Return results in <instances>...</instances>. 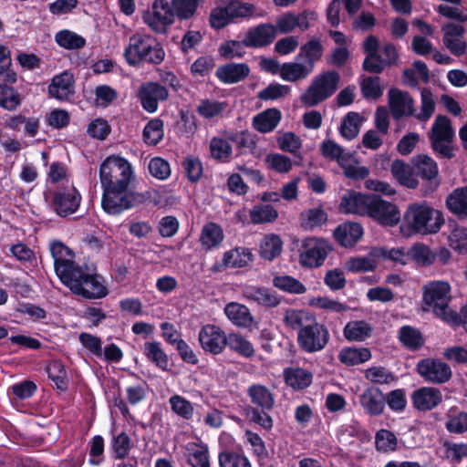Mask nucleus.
Instances as JSON below:
<instances>
[{"instance_id": "4be33fe9", "label": "nucleus", "mask_w": 467, "mask_h": 467, "mask_svg": "<svg viewBox=\"0 0 467 467\" xmlns=\"http://www.w3.org/2000/svg\"><path fill=\"white\" fill-rule=\"evenodd\" d=\"M276 36V29L271 24H260L250 28L244 36L246 47H263L271 44Z\"/></svg>"}, {"instance_id": "37998d69", "label": "nucleus", "mask_w": 467, "mask_h": 467, "mask_svg": "<svg viewBox=\"0 0 467 467\" xmlns=\"http://www.w3.org/2000/svg\"><path fill=\"white\" fill-rule=\"evenodd\" d=\"M223 240V232L220 225L214 223L205 224L202 230L200 242L202 246L210 250L217 247Z\"/></svg>"}, {"instance_id": "603ef678", "label": "nucleus", "mask_w": 467, "mask_h": 467, "mask_svg": "<svg viewBox=\"0 0 467 467\" xmlns=\"http://www.w3.org/2000/svg\"><path fill=\"white\" fill-rule=\"evenodd\" d=\"M364 50L367 54L363 65L364 68L369 72L380 73V67L375 62L379 51L378 39L373 36H368L364 41Z\"/></svg>"}, {"instance_id": "a211bd4d", "label": "nucleus", "mask_w": 467, "mask_h": 467, "mask_svg": "<svg viewBox=\"0 0 467 467\" xmlns=\"http://www.w3.org/2000/svg\"><path fill=\"white\" fill-rule=\"evenodd\" d=\"M373 195L348 192L341 198L339 210L344 213L367 216Z\"/></svg>"}, {"instance_id": "1a4fd4ad", "label": "nucleus", "mask_w": 467, "mask_h": 467, "mask_svg": "<svg viewBox=\"0 0 467 467\" xmlns=\"http://www.w3.org/2000/svg\"><path fill=\"white\" fill-rule=\"evenodd\" d=\"M101 188V205L107 213L119 214L134 205V194L129 191V186Z\"/></svg>"}, {"instance_id": "bb28decb", "label": "nucleus", "mask_w": 467, "mask_h": 467, "mask_svg": "<svg viewBox=\"0 0 467 467\" xmlns=\"http://www.w3.org/2000/svg\"><path fill=\"white\" fill-rule=\"evenodd\" d=\"M252 260L250 249L245 247H237L229 250L223 254L222 263H216L214 270L222 271L227 268L244 267Z\"/></svg>"}, {"instance_id": "5fc2aeb1", "label": "nucleus", "mask_w": 467, "mask_h": 467, "mask_svg": "<svg viewBox=\"0 0 467 467\" xmlns=\"http://www.w3.org/2000/svg\"><path fill=\"white\" fill-rule=\"evenodd\" d=\"M363 118L357 112L348 113L342 120L340 126V134L343 138L350 140L356 138L359 132Z\"/></svg>"}, {"instance_id": "864d4df0", "label": "nucleus", "mask_w": 467, "mask_h": 467, "mask_svg": "<svg viewBox=\"0 0 467 467\" xmlns=\"http://www.w3.org/2000/svg\"><path fill=\"white\" fill-rule=\"evenodd\" d=\"M226 346H228L231 350L244 358H251L254 354L253 344L238 333L227 335Z\"/></svg>"}, {"instance_id": "f257e3e1", "label": "nucleus", "mask_w": 467, "mask_h": 467, "mask_svg": "<svg viewBox=\"0 0 467 467\" xmlns=\"http://www.w3.org/2000/svg\"><path fill=\"white\" fill-rule=\"evenodd\" d=\"M444 218L441 212L425 202L409 205L400 225V234L405 237L415 234H432L438 233Z\"/></svg>"}, {"instance_id": "b1692460", "label": "nucleus", "mask_w": 467, "mask_h": 467, "mask_svg": "<svg viewBox=\"0 0 467 467\" xmlns=\"http://www.w3.org/2000/svg\"><path fill=\"white\" fill-rule=\"evenodd\" d=\"M386 255L385 249L373 248L365 256H356L349 258L345 263V268L353 273L373 271L379 265L381 256Z\"/></svg>"}, {"instance_id": "f3484780", "label": "nucleus", "mask_w": 467, "mask_h": 467, "mask_svg": "<svg viewBox=\"0 0 467 467\" xmlns=\"http://www.w3.org/2000/svg\"><path fill=\"white\" fill-rule=\"evenodd\" d=\"M80 202V193L73 185H69L56 192L53 199V207L59 216L66 217L78 210Z\"/></svg>"}, {"instance_id": "052dcab7", "label": "nucleus", "mask_w": 467, "mask_h": 467, "mask_svg": "<svg viewBox=\"0 0 467 467\" xmlns=\"http://www.w3.org/2000/svg\"><path fill=\"white\" fill-rule=\"evenodd\" d=\"M399 338L403 346L411 350H416L423 345L421 333L410 326H403L400 328Z\"/></svg>"}, {"instance_id": "f8f14e48", "label": "nucleus", "mask_w": 467, "mask_h": 467, "mask_svg": "<svg viewBox=\"0 0 467 467\" xmlns=\"http://www.w3.org/2000/svg\"><path fill=\"white\" fill-rule=\"evenodd\" d=\"M367 216L384 226H395L400 222V212L396 204L374 194Z\"/></svg>"}, {"instance_id": "0eeeda50", "label": "nucleus", "mask_w": 467, "mask_h": 467, "mask_svg": "<svg viewBox=\"0 0 467 467\" xmlns=\"http://www.w3.org/2000/svg\"><path fill=\"white\" fill-rule=\"evenodd\" d=\"M332 251L330 243L318 237H307L298 246V262L302 267H320Z\"/></svg>"}, {"instance_id": "6e6552de", "label": "nucleus", "mask_w": 467, "mask_h": 467, "mask_svg": "<svg viewBox=\"0 0 467 467\" xmlns=\"http://www.w3.org/2000/svg\"><path fill=\"white\" fill-rule=\"evenodd\" d=\"M454 138V131L450 119L445 116H438L431 127V146L438 154L443 158L453 157L451 146Z\"/></svg>"}, {"instance_id": "473e14b6", "label": "nucleus", "mask_w": 467, "mask_h": 467, "mask_svg": "<svg viewBox=\"0 0 467 467\" xmlns=\"http://www.w3.org/2000/svg\"><path fill=\"white\" fill-rule=\"evenodd\" d=\"M372 326L365 320H353L346 324L343 334L347 340L362 342L370 337Z\"/></svg>"}, {"instance_id": "72a5a7b5", "label": "nucleus", "mask_w": 467, "mask_h": 467, "mask_svg": "<svg viewBox=\"0 0 467 467\" xmlns=\"http://www.w3.org/2000/svg\"><path fill=\"white\" fill-rule=\"evenodd\" d=\"M281 120V112L276 109H266L253 119V127L261 133L274 130Z\"/></svg>"}, {"instance_id": "c03bdc74", "label": "nucleus", "mask_w": 467, "mask_h": 467, "mask_svg": "<svg viewBox=\"0 0 467 467\" xmlns=\"http://www.w3.org/2000/svg\"><path fill=\"white\" fill-rule=\"evenodd\" d=\"M174 14L177 19L190 20L193 18L198 12L199 7L205 0H171Z\"/></svg>"}, {"instance_id": "412c9836", "label": "nucleus", "mask_w": 467, "mask_h": 467, "mask_svg": "<svg viewBox=\"0 0 467 467\" xmlns=\"http://www.w3.org/2000/svg\"><path fill=\"white\" fill-rule=\"evenodd\" d=\"M74 82L73 74L64 71L53 77L48 86V93L57 100L67 101L75 93Z\"/></svg>"}, {"instance_id": "39448f33", "label": "nucleus", "mask_w": 467, "mask_h": 467, "mask_svg": "<svg viewBox=\"0 0 467 467\" xmlns=\"http://www.w3.org/2000/svg\"><path fill=\"white\" fill-rule=\"evenodd\" d=\"M340 77L335 71L316 76L300 100L307 107H314L331 97L337 90Z\"/></svg>"}, {"instance_id": "e433bc0d", "label": "nucleus", "mask_w": 467, "mask_h": 467, "mask_svg": "<svg viewBox=\"0 0 467 467\" xmlns=\"http://www.w3.org/2000/svg\"><path fill=\"white\" fill-rule=\"evenodd\" d=\"M317 318L306 310L287 309L285 313V324L291 329L298 332L309 327Z\"/></svg>"}, {"instance_id": "f704fd0d", "label": "nucleus", "mask_w": 467, "mask_h": 467, "mask_svg": "<svg viewBox=\"0 0 467 467\" xmlns=\"http://www.w3.org/2000/svg\"><path fill=\"white\" fill-rule=\"evenodd\" d=\"M284 377L285 383L294 389L307 388L313 379V375L310 371L298 367L285 368Z\"/></svg>"}, {"instance_id": "7c9ffc66", "label": "nucleus", "mask_w": 467, "mask_h": 467, "mask_svg": "<svg viewBox=\"0 0 467 467\" xmlns=\"http://www.w3.org/2000/svg\"><path fill=\"white\" fill-rule=\"evenodd\" d=\"M250 72L246 64L229 63L217 68L216 76L226 84L239 82L244 79Z\"/></svg>"}, {"instance_id": "680f3d73", "label": "nucleus", "mask_w": 467, "mask_h": 467, "mask_svg": "<svg viewBox=\"0 0 467 467\" xmlns=\"http://www.w3.org/2000/svg\"><path fill=\"white\" fill-rule=\"evenodd\" d=\"M143 140L148 145H157L164 136L163 122L155 118L150 119L143 130Z\"/></svg>"}, {"instance_id": "393cba45", "label": "nucleus", "mask_w": 467, "mask_h": 467, "mask_svg": "<svg viewBox=\"0 0 467 467\" xmlns=\"http://www.w3.org/2000/svg\"><path fill=\"white\" fill-rule=\"evenodd\" d=\"M389 104L395 119L414 114L413 99L407 92L396 88L390 89L389 92Z\"/></svg>"}, {"instance_id": "338daca9", "label": "nucleus", "mask_w": 467, "mask_h": 467, "mask_svg": "<svg viewBox=\"0 0 467 467\" xmlns=\"http://www.w3.org/2000/svg\"><path fill=\"white\" fill-rule=\"evenodd\" d=\"M276 141L281 150L289 152L295 156L302 147V140L300 137L291 131L279 133Z\"/></svg>"}, {"instance_id": "bf43d9fd", "label": "nucleus", "mask_w": 467, "mask_h": 467, "mask_svg": "<svg viewBox=\"0 0 467 467\" xmlns=\"http://www.w3.org/2000/svg\"><path fill=\"white\" fill-rule=\"evenodd\" d=\"M364 377L376 385L390 384L397 379L391 371L382 366H372L367 368L364 371Z\"/></svg>"}, {"instance_id": "ea45409f", "label": "nucleus", "mask_w": 467, "mask_h": 467, "mask_svg": "<svg viewBox=\"0 0 467 467\" xmlns=\"http://www.w3.org/2000/svg\"><path fill=\"white\" fill-rule=\"evenodd\" d=\"M322 54L323 47L320 41L313 38L301 47L297 60H301L306 66H311L313 71L316 62L320 59Z\"/></svg>"}, {"instance_id": "c756f323", "label": "nucleus", "mask_w": 467, "mask_h": 467, "mask_svg": "<svg viewBox=\"0 0 467 467\" xmlns=\"http://www.w3.org/2000/svg\"><path fill=\"white\" fill-rule=\"evenodd\" d=\"M411 165L415 176L425 181H432L437 178L439 169L436 161L428 155H418L412 158Z\"/></svg>"}, {"instance_id": "dca6fc26", "label": "nucleus", "mask_w": 467, "mask_h": 467, "mask_svg": "<svg viewBox=\"0 0 467 467\" xmlns=\"http://www.w3.org/2000/svg\"><path fill=\"white\" fill-rule=\"evenodd\" d=\"M176 18L171 2L158 0L152 5V13L146 16L144 20L152 30L162 33L167 26L174 23Z\"/></svg>"}, {"instance_id": "a19ab883", "label": "nucleus", "mask_w": 467, "mask_h": 467, "mask_svg": "<svg viewBox=\"0 0 467 467\" xmlns=\"http://www.w3.org/2000/svg\"><path fill=\"white\" fill-rule=\"evenodd\" d=\"M371 358V352L367 348L348 347L340 350L338 359L347 366H355Z\"/></svg>"}, {"instance_id": "4c0bfd02", "label": "nucleus", "mask_w": 467, "mask_h": 467, "mask_svg": "<svg viewBox=\"0 0 467 467\" xmlns=\"http://www.w3.org/2000/svg\"><path fill=\"white\" fill-rule=\"evenodd\" d=\"M446 205L458 218H467V187L455 189L447 197Z\"/></svg>"}, {"instance_id": "4d7b16f0", "label": "nucleus", "mask_w": 467, "mask_h": 467, "mask_svg": "<svg viewBox=\"0 0 467 467\" xmlns=\"http://www.w3.org/2000/svg\"><path fill=\"white\" fill-rule=\"evenodd\" d=\"M144 354L161 369H168L169 358L159 342H147L144 346Z\"/></svg>"}, {"instance_id": "79ce46f5", "label": "nucleus", "mask_w": 467, "mask_h": 467, "mask_svg": "<svg viewBox=\"0 0 467 467\" xmlns=\"http://www.w3.org/2000/svg\"><path fill=\"white\" fill-rule=\"evenodd\" d=\"M55 41L57 46L67 50H78L86 46L85 37L69 29L57 32Z\"/></svg>"}, {"instance_id": "8fccbe9b", "label": "nucleus", "mask_w": 467, "mask_h": 467, "mask_svg": "<svg viewBox=\"0 0 467 467\" xmlns=\"http://www.w3.org/2000/svg\"><path fill=\"white\" fill-rule=\"evenodd\" d=\"M419 80L428 82L429 69L424 62L417 60L410 68L404 71L403 82L410 87H416Z\"/></svg>"}, {"instance_id": "13d9d810", "label": "nucleus", "mask_w": 467, "mask_h": 467, "mask_svg": "<svg viewBox=\"0 0 467 467\" xmlns=\"http://www.w3.org/2000/svg\"><path fill=\"white\" fill-rule=\"evenodd\" d=\"M253 223H273L278 217L277 211L271 204L254 205L249 213Z\"/></svg>"}, {"instance_id": "774afa93", "label": "nucleus", "mask_w": 467, "mask_h": 467, "mask_svg": "<svg viewBox=\"0 0 467 467\" xmlns=\"http://www.w3.org/2000/svg\"><path fill=\"white\" fill-rule=\"evenodd\" d=\"M169 403L171 410L184 420H191L194 414V407L191 401L180 395L170 398Z\"/></svg>"}, {"instance_id": "5701e85b", "label": "nucleus", "mask_w": 467, "mask_h": 467, "mask_svg": "<svg viewBox=\"0 0 467 467\" xmlns=\"http://www.w3.org/2000/svg\"><path fill=\"white\" fill-rule=\"evenodd\" d=\"M442 400L440 389L432 387H421L411 395V401L415 409L422 411L436 408Z\"/></svg>"}, {"instance_id": "6ab92c4d", "label": "nucleus", "mask_w": 467, "mask_h": 467, "mask_svg": "<svg viewBox=\"0 0 467 467\" xmlns=\"http://www.w3.org/2000/svg\"><path fill=\"white\" fill-rule=\"evenodd\" d=\"M223 312L229 321L238 327L249 330L257 327V322L251 314L250 309L243 304L230 302L224 306Z\"/></svg>"}, {"instance_id": "09e8293b", "label": "nucleus", "mask_w": 467, "mask_h": 467, "mask_svg": "<svg viewBox=\"0 0 467 467\" xmlns=\"http://www.w3.org/2000/svg\"><path fill=\"white\" fill-rule=\"evenodd\" d=\"M446 430L451 433L462 434L467 431V412L456 408L451 409L447 413L445 422Z\"/></svg>"}, {"instance_id": "6e6d98bb", "label": "nucleus", "mask_w": 467, "mask_h": 467, "mask_svg": "<svg viewBox=\"0 0 467 467\" xmlns=\"http://www.w3.org/2000/svg\"><path fill=\"white\" fill-rule=\"evenodd\" d=\"M375 448L380 453H390L398 449L396 435L386 429H380L375 434Z\"/></svg>"}, {"instance_id": "c85d7f7f", "label": "nucleus", "mask_w": 467, "mask_h": 467, "mask_svg": "<svg viewBox=\"0 0 467 467\" xmlns=\"http://www.w3.org/2000/svg\"><path fill=\"white\" fill-rule=\"evenodd\" d=\"M363 235V228L358 223L348 222L338 225L334 231L337 242L344 247L355 245Z\"/></svg>"}, {"instance_id": "ddd939ff", "label": "nucleus", "mask_w": 467, "mask_h": 467, "mask_svg": "<svg viewBox=\"0 0 467 467\" xmlns=\"http://www.w3.org/2000/svg\"><path fill=\"white\" fill-rule=\"evenodd\" d=\"M417 372L424 380L434 384L445 383L451 379L452 375L448 364L431 358L418 362Z\"/></svg>"}, {"instance_id": "423d86ee", "label": "nucleus", "mask_w": 467, "mask_h": 467, "mask_svg": "<svg viewBox=\"0 0 467 467\" xmlns=\"http://www.w3.org/2000/svg\"><path fill=\"white\" fill-rule=\"evenodd\" d=\"M71 275L64 285L74 294L88 299L101 298L107 295V288L99 275L82 267L75 270Z\"/></svg>"}, {"instance_id": "0e129e2a", "label": "nucleus", "mask_w": 467, "mask_h": 467, "mask_svg": "<svg viewBox=\"0 0 467 467\" xmlns=\"http://www.w3.org/2000/svg\"><path fill=\"white\" fill-rule=\"evenodd\" d=\"M339 166L343 168L345 176L350 179H364L369 174L368 169L359 165L352 153H349L345 160L341 159Z\"/></svg>"}, {"instance_id": "a878e982", "label": "nucleus", "mask_w": 467, "mask_h": 467, "mask_svg": "<svg viewBox=\"0 0 467 467\" xmlns=\"http://www.w3.org/2000/svg\"><path fill=\"white\" fill-rule=\"evenodd\" d=\"M359 403L367 414L378 416L384 411L386 399L379 389L369 387L361 393Z\"/></svg>"}, {"instance_id": "4468645a", "label": "nucleus", "mask_w": 467, "mask_h": 467, "mask_svg": "<svg viewBox=\"0 0 467 467\" xmlns=\"http://www.w3.org/2000/svg\"><path fill=\"white\" fill-rule=\"evenodd\" d=\"M138 99L144 110L154 113L158 110L159 103L169 97L167 88L158 82L142 83L137 92Z\"/></svg>"}, {"instance_id": "3c124183", "label": "nucleus", "mask_w": 467, "mask_h": 467, "mask_svg": "<svg viewBox=\"0 0 467 467\" xmlns=\"http://www.w3.org/2000/svg\"><path fill=\"white\" fill-rule=\"evenodd\" d=\"M189 462L192 467H210L208 448L202 443L189 442L186 445Z\"/></svg>"}, {"instance_id": "aec40b11", "label": "nucleus", "mask_w": 467, "mask_h": 467, "mask_svg": "<svg viewBox=\"0 0 467 467\" xmlns=\"http://www.w3.org/2000/svg\"><path fill=\"white\" fill-rule=\"evenodd\" d=\"M443 33V45L455 56L464 54L466 43L463 41L464 27L461 25L448 23L441 27Z\"/></svg>"}, {"instance_id": "de8ad7c7", "label": "nucleus", "mask_w": 467, "mask_h": 467, "mask_svg": "<svg viewBox=\"0 0 467 467\" xmlns=\"http://www.w3.org/2000/svg\"><path fill=\"white\" fill-rule=\"evenodd\" d=\"M220 467H252L248 457L241 451L224 450L218 456Z\"/></svg>"}, {"instance_id": "f03ea898", "label": "nucleus", "mask_w": 467, "mask_h": 467, "mask_svg": "<svg viewBox=\"0 0 467 467\" xmlns=\"http://www.w3.org/2000/svg\"><path fill=\"white\" fill-rule=\"evenodd\" d=\"M123 57L131 67L145 63L159 65L164 60L165 51L154 36L137 32L130 36Z\"/></svg>"}, {"instance_id": "e2e57ef3", "label": "nucleus", "mask_w": 467, "mask_h": 467, "mask_svg": "<svg viewBox=\"0 0 467 467\" xmlns=\"http://www.w3.org/2000/svg\"><path fill=\"white\" fill-rule=\"evenodd\" d=\"M273 285L286 293L302 295L306 292V287L296 278L290 275H277L273 279Z\"/></svg>"}, {"instance_id": "c9c22d12", "label": "nucleus", "mask_w": 467, "mask_h": 467, "mask_svg": "<svg viewBox=\"0 0 467 467\" xmlns=\"http://www.w3.org/2000/svg\"><path fill=\"white\" fill-rule=\"evenodd\" d=\"M313 71L301 60L282 64L280 78L288 82H296L306 78Z\"/></svg>"}, {"instance_id": "58836bf2", "label": "nucleus", "mask_w": 467, "mask_h": 467, "mask_svg": "<svg viewBox=\"0 0 467 467\" xmlns=\"http://www.w3.org/2000/svg\"><path fill=\"white\" fill-rule=\"evenodd\" d=\"M283 250V241L278 234H268L265 235L259 247L260 255L266 260H273L279 256Z\"/></svg>"}, {"instance_id": "20e7f679", "label": "nucleus", "mask_w": 467, "mask_h": 467, "mask_svg": "<svg viewBox=\"0 0 467 467\" xmlns=\"http://www.w3.org/2000/svg\"><path fill=\"white\" fill-rule=\"evenodd\" d=\"M132 176L131 164L128 160L119 155L109 156L99 168L101 187L130 186Z\"/></svg>"}, {"instance_id": "69168bd1", "label": "nucleus", "mask_w": 467, "mask_h": 467, "mask_svg": "<svg viewBox=\"0 0 467 467\" xmlns=\"http://www.w3.org/2000/svg\"><path fill=\"white\" fill-rule=\"evenodd\" d=\"M449 246L462 254H467V228L456 225L448 236Z\"/></svg>"}, {"instance_id": "9b49d317", "label": "nucleus", "mask_w": 467, "mask_h": 467, "mask_svg": "<svg viewBox=\"0 0 467 467\" xmlns=\"http://www.w3.org/2000/svg\"><path fill=\"white\" fill-rule=\"evenodd\" d=\"M329 340L327 328L317 321H313L306 329L298 332L297 343L307 353L322 350Z\"/></svg>"}, {"instance_id": "cd10ccee", "label": "nucleus", "mask_w": 467, "mask_h": 467, "mask_svg": "<svg viewBox=\"0 0 467 467\" xmlns=\"http://www.w3.org/2000/svg\"><path fill=\"white\" fill-rule=\"evenodd\" d=\"M242 294L246 300L255 302L265 307H275L280 303V298L275 292L264 287L245 285Z\"/></svg>"}, {"instance_id": "2f4dec72", "label": "nucleus", "mask_w": 467, "mask_h": 467, "mask_svg": "<svg viewBox=\"0 0 467 467\" xmlns=\"http://www.w3.org/2000/svg\"><path fill=\"white\" fill-rule=\"evenodd\" d=\"M392 176L400 182V185L414 189L418 186L419 182L415 176L413 166H410L403 161L396 160L391 163Z\"/></svg>"}, {"instance_id": "a18cd8bd", "label": "nucleus", "mask_w": 467, "mask_h": 467, "mask_svg": "<svg viewBox=\"0 0 467 467\" xmlns=\"http://www.w3.org/2000/svg\"><path fill=\"white\" fill-rule=\"evenodd\" d=\"M247 394L251 401L263 410H271L274 406V397L264 385L254 384L250 386Z\"/></svg>"}, {"instance_id": "49530a36", "label": "nucleus", "mask_w": 467, "mask_h": 467, "mask_svg": "<svg viewBox=\"0 0 467 467\" xmlns=\"http://www.w3.org/2000/svg\"><path fill=\"white\" fill-rule=\"evenodd\" d=\"M210 153L213 159L221 162H229L233 155V148L228 137H213L210 140Z\"/></svg>"}, {"instance_id": "9d476101", "label": "nucleus", "mask_w": 467, "mask_h": 467, "mask_svg": "<svg viewBox=\"0 0 467 467\" xmlns=\"http://www.w3.org/2000/svg\"><path fill=\"white\" fill-rule=\"evenodd\" d=\"M57 275L65 284L80 266L74 262L73 252L60 241H52L49 244Z\"/></svg>"}, {"instance_id": "7ed1b4c3", "label": "nucleus", "mask_w": 467, "mask_h": 467, "mask_svg": "<svg viewBox=\"0 0 467 467\" xmlns=\"http://www.w3.org/2000/svg\"><path fill=\"white\" fill-rule=\"evenodd\" d=\"M451 285L445 281H431L423 286V302L444 321H455L456 316L449 307Z\"/></svg>"}, {"instance_id": "2eb2a0df", "label": "nucleus", "mask_w": 467, "mask_h": 467, "mask_svg": "<svg viewBox=\"0 0 467 467\" xmlns=\"http://www.w3.org/2000/svg\"><path fill=\"white\" fill-rule=\"evenodd\" d=\"M224 331L216 325L207 324L201 327L198 340L202 348L213 355L221 354L226 347Z\"/></svg>"}]
</instances>
